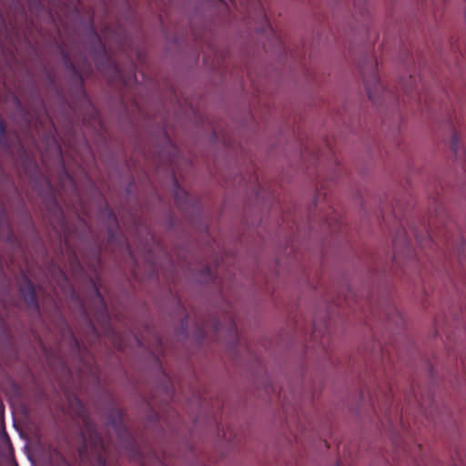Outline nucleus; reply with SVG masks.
Instances as JSON below:
<instances>
[{"instance_id": "f257e3e1", "label": "nucleus", "mask_w": 466, "mask_h": 466, "mask_svg": "<svg viewBox=\"0 0 466 466\" xmlns=\"http://www.w3.org/2000/svg\"><path fill=\"white\" fill-rule=\"evenodd\" d=\"M82 421L84 428L81 431L83 439V445L80 449V453L86 452L88 447L91 451L97 457V461L100 466H106V461L103 456L105 451V445L102 436L98 433L96 424L91 419L86 416H82Z\"/></svg>"}, {"instance_id": "f03ea898", "label": "nucleus", "mask_w": 466, "mask_h": 466, "mask_svg": "<svg viewBox=\"0 0 466 466\" xmlns=\"http://www.w3.org/2000/svg\"><path fill=\"white\" fill-rule=\"evenodd\" d=\"M363 81L369 98L373 103H378L380 95L386 92L376 72L372 71L370 76H364Z\"/></svg>"}, {"instance_id": "7ed1b4c3", "label": "nucleus", "mask_w": 466, "mask_h": 466, "mask_svg": "<svg viewBox=\"0 0 466 466\" xmlns=\"http://www.w3.org/2000/svg\"><path fill=\"white\" fill-rule=\"evenodd\" d=\"M20 293L24 301L27 304L28 307L38 310L39 304L37 301L35 286L29 279H26L25 283L20 287Z\"/></svg>"}, {"instance_id": "20e7f679", "label": "nucleus", "mask_w": 466, "mask_h": 466, "mask_svg": "<svg viewBox=\"0 0 466 466\" xmlns=\"http://www.w3.org/2000/svg\"><path fill=\"white\" fill-rule=\"evenodd\" d=\"M341 223H342L341 217L339 214L335 213L334 211H332L329 215V217L325 219V224H327L328 227L330 228V229L332 231L340 229Z\"/></svg>"}, {"instance_id": "39448f33", "label": "nucleus", "mask_w": 466, "mask_h": 466, "mask_svg": "<svg viewBox=\"0 0 466 466\" xmlns=\"http://www.w3.org/2000/svg\"><path fill=\"white\" fill-rule=\"evenodd\" d=\"M96 298L99 300L101 314L107 318L108 317L107 307L98 290H96Z\"/></svg>"}, {"instance_id": "423d86ee", "label": "nucleus", "mask_w": 466, "mask_h": 466, "mask_svg": "<svg viewBox=\"0 0 466 466\" xmlns=\"http://www.w3.org/2000/svg\"><path fill=\"white\" fill-rule=\"evenodd\" d=\"M5 126L3 121H0V144L6 145V139H5Z\"/></svg>"}, {"instance_id": "0eeeda50", "label": "nucleus", "mask_w": 466, "mask_h": 466, "mask_svg": "<svg viewBox=\"0 0 466 466\" xmlns=\"http://www.w3.org/2000/svg\"><path fill=\"white\" fill-rule=\"evenodd\" d=\"M458 144H459V137H458L457 134H453L451 140V148L455 154L458 153Z\"/></svg>"}, {"instance_id": "6e6552de", "label": "nucleus", "mask_w": 466, "mask_h": 466, "mask_svg": "<svg viewBox=\"0 0 466 466\" xmlns=\"http://www.w3.org/2000/svg\"><path fill=\"white\" fill-rule=\"evenodd\" d=\"M175 186H176V192H175L176 198H179V195H180V194H181V195H183V196H184V197H186V198L187 197V193L186 191H184V189H183V188H181V187L178 186V184H177V181H175Z\"/></svg>"}, {"instance_id": "1a4fd4ad", "label": "nucleus", "mask_w": 466, "mask_h": 466, "mask_svg": "<svg viewBox=\"0 0 466 466\" xmlns=\"http://www.w3.org/2000/svg\"><path fill=\"white\" fill-rule=\"evenodd\" d=\"M31 8L37 7L40 5V0H26Z\"/></svg>"}, {"instance_id": "9d476101", "label": "nucleus", "mask_w": 466, "mask_h": 466, "mask_svg": "<svg viewBox=\"0 0 466 466\" xmlns=\"http://www.w3.org/2000/svg\"><path fill=\"white\" fill-rule=\"evenodd\" d=\"M122 418L119 419V421L117 422H114V427L115 429L117 431H121V428H122Z\"/></svg>"}, {"instance_id": "9b49d317", "label": "nucleus", "mask_w": 466, "mask_h": 466, "mask_svg": "<svg viewBox=\"0 0 466 466\" xmlns=\"http://www.w3.org/2000/svg\"><path fill=\"white\" fill-rule=\"evenodd\" d=\"M319 333H320V331L318 330V329L316 327V323L314 322V329H313L312 334L314 337H317V334H319Z\"/></svg>"}, {"instance_id": "f8f14e48", "label": "nucleus", "mask_w": 466, "mask_h": 466, "mask_svg": "<svg viewBox=\"0 0 466 466\" xmlns=\"http://www.w3.org/2000/svg\"><path fill=\"white\" fill-rule=\"evenodd\" d=\"M319 198V194L317 196V198H316V204L318 203Z\"/></svg>"}]
</instances>
